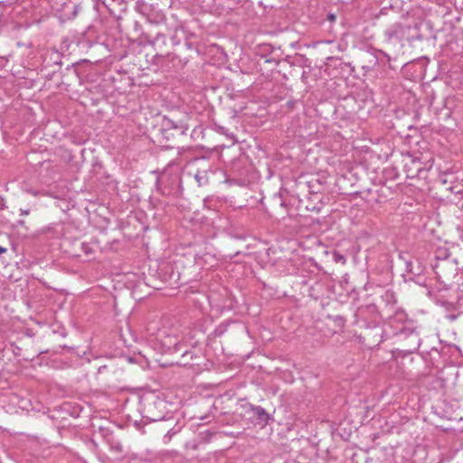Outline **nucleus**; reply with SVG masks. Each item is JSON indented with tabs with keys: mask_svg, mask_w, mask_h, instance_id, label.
Masks as SVG:
<instances>
[{
	"mask_svg": "<svg viewBox=\"0 0 463 463\" xmlns=\"http://www.w3.org/2000/svg\"><path fill=\"white\" fill-rule=\"evenodd\" d=\"M146 127V137L150 141L162 147H170L169 141L174 139L176 134H183L184 131L165 116L156 114Z\"/></svg>",
	"mask_w": 463,
	"mask_h": 463,
	"instance_id": "f257e3e1",
	"label": "nucleus"
},
{
	"mask_svg": "<svg viewBox=\"0 0 463 463\" xmlns=\"http://www.w3.org/2000/svg\"><path fill=\"white\" fill-rule=\"evenodd\" d=\"M156 28V25L150 23L149 28L146 29V56L152 55L154 62L159 64L169 56L170 52L166 45L165 35Z\"/></svg>",
	"mask_w": 463,
	"mask_h": 463,
	"instance_id": "f03ea898",
	"label": "nucleus"
},
{
	"mask_svg": "<svg viewBox=\"0 0 463 463\" xmlns=\"http://www.w3.org/2000/svg\"><path fill=\"white\" fill-rule=\"evenodd\" d=\"M146 343L158 353L167 352L175 345L176 339L175 336L167 334L165 328H159L156 321H151L146 326Z\"/></svg>",
	"mask_w": 463,
	"mask_h": 463,
	"instance_id": "7ed1b4c3",
	"label": "nucleus"
},
{
	"mask_svg": "<svg viewBox=\"0 0 463 463\" xmlns=\"http://www.w3.org/2000/svg\"><path fill=\"white\" fill-rule=\"evenodd\" d=\"M153 184L155 188L162 194H170L177 185L179 180L176 175L170 176L165 171L158 173L157 170L150 172L146 182Z\"/></svg>",
	"mask_w": 463,
	"mask_h": 463,
	"instance_id": "20e7f679",
	"label": "nucleus"
},
{
	"mask_svg": "<svg viewBox=\"0 0 463 463\" xmlns=\"http://www.w3.org/2000/svg\"><path fill=\"white\" fill-rule=\"evenodd\" d=\"M146 402L149 404V414L146 415V422H160L165 418V410L166 409L165 401L159 399L154 392H151L148 395L146 391Z\"/></svg>",
	"mask_w": 463,
	"mask_h": 463,
	"instance_id": "39448f33",
	"label": "nucleus"
},
{
	"mask_svg": "<svg viewBox=\"0 0 463 463\" xmlns=\"http://www.w3.org/2000/svg\"><path fill=\"white\" fill-rule=\"evenodd\" d=\"M240 404L241 408L243 409L245 416H248V420L254 424L266 425L270 420V415L266 411L264 408L259 405H253L250 402H244Z\"/></svg>",
	"mask_w": 463,
	"mask_h": 463,
	"instance_id": "423d86ee",
	"label": "nucleus"
},
{
	"mask_svg": "<svg viewBox=\"0 0 463 463\" xmlns=\"http://www.w3.org/2000/svg\"><path fill=\"white\" fill-rule=\"evenodd\" d=\"M450 254L445 249H439L436 251V262L432 264L433 270L438 277L445 276L447 266H453V262L449 260Z\"/></svg>",
	"mask_w": 463,
	"mask_h": 463,
	"instance_id": "0eeeda50",
	"label": "nucleus"
},
{
	"mask_svg": "<svg viewBox=\"0 0 463 463\" xmlns=\"http://www.w3.org/2000/svg\"><path fill=\"white\" fill-rule=\"evenodd\" d=\"M176 425V420L172 416L165 418L163 420L158 422L157 425L151 428V430H158L161 432L165 433L164 439L165 442H168L171 439L173 434H175L178 430H174L175 426Z\"/></svg>",
	"mask_w": 463,
	"mask_h": 463,
	"instance_id": "6e6552de",
	"label": "nucleus"
},
{
	"mask_svg": "<svg viewBox=\"0 0 463 463\" xmlns=\"http://www.w3.org/2000/svg\"><path fill=\"white\" fill-rule=\"evenodd\" d=\"M389 42L392 40L402 41L404 37V29L401 24H393L384 33Z\"/></svg>",
	"mask_w": 463,
	"mask_h": 463,
	"instance_id": "1a4fd4ad",
	"label": "nucleus"
},
{
	"mask_svg": "<svg viewBox=\"0 0 463 463\" xmlns=\"http://www.w3.org/2000/svg\"><path fill=\"white\" fill-rule=\"evenodd\" d=\"M307 185L309 188L310 194H318L320 193V186L322 185L319 179L315 178L309 182H307Z\"/></svg>",
	"mask_w": 463,
	"mask_h": 463,
	"instance_id": "9d476101",
	"label": "nucleus"
},
{
	"mask_svg": "<svg viewBox=\"0 0 463 463\" xmlns=\"http://www.w3.org/2000/svg\"><path fill=\"white\" fill-rule=\"evenodd\" d=\"M194 177L200 186L204 185L208 183L206 172H197Z\"/></svg>",
	"mask_w": 463,
	"mask_h": 463,
	"instance_id": "9b49d317",
	"label": "nucleus"
},
{
	"mask_svg": "<svg viewBox=\"0 0 463 463\" xmlns=\"http://www.w3.org/2000/svg\"><path fill=\"white\" fill-rule=\"evenodd\" d=\"M407 270H408V272H411L414 275H420L421 273V271H422V268H421V266L419 263L418 266H417V271H413L412 264L411 263H408L407 264Z\"/></svg>",
	"mask_w": 463,
	"mask_h": 463,
	"instance_id": "f8f14e48",
	"label": "nucleus"
},
{
	"mask_svg": "<svg viewBox=\"0 0 463 463\" xmlns=\"http://www.w3.org/2000/svg\"><path fill=\"white\" fill-rule=\"evenodd\" d=\"M335 261H339V260H343V262H345V258L344 256L338 254V253H335Z\"/></svg>",
	"mask_w": 463,
	"mask_h": 463,
	"instance_id": "ddd939ff",
	"label": "nucleus"
},
{
	"mask_svg": "<svg viewBox=\"0 0 463 463\" xmlns=\"http://www.w3.org/2000/svg\"><path fill=\"white\" fill-rule=\"evenodd\" d=\"M327 19H328L330 22H334V21H335V14H327Z\"/></svg>",
	"mask_w": 463,
	"mask_h": 463,
	"instance_id": "4468645a",
	"label": "nucleus"
},
{
	"mask_svg": "<svg viewBox=\"0 0 463 463\" xmlns=\"http://www.w3.org/2000/svg\"><path fill=\"white\" fill-rule=\"evenodd\" d=\"M6 251H7L6 248L0 246V254L5 253Z\"/></svg>",
	"mask_w": 463,
	"mask_h": 463,
	"instance_id": "2eb2a0df",
	"label": "nucleus"
},
{
	"mask_svg": "<svg viewBox=\"0 0 463 463\" xmlns=\"http://www.w3.org/2000/svg\"><path fill=\"white\" fill-rule=\"evenodd\" d=\"M185 44H186V46H187V48H188V49H191V48H192V43H186Z\"/></svg>",
	"mask_w": 463,
	"mask_h": 463,
	"instance_id": "dca6fc26",
	"label": "nucleus"
},
{
	"mask_svg": "<svg viewBox=\"0 0 463 463\" xmlns=\"http://www.w3.org/2000/svg\"><path fill=\"white\" fill-rule=\"evenodd\" d=\"M24 214H28V213H29V211H24Z\"/></svg>",
	"mask_w": 463,
	"mask_h": 463,
	"instance_id": "f3484780",
	"label": "nucleus"
},
{
	"mask_svg": "<svg viewBox=\"0 0 463 463\" xmlns=\"http://www.w3.org/2000/svg\"><path fill=\"white\" fill-rule=\"evenodd\" d=\"M459 194H463V190L458 192Z\"/></svg>",
	"mask_w": 463,
	"mask_h": 463,
	"instance_id": "a211bd4d",
	"label": "nucleus"
}]
</instances>
